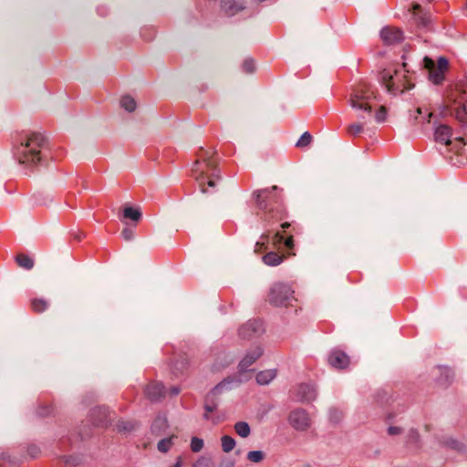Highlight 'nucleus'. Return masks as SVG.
<instances>
[{
	"mask_svg": "<svg viewBox=\"0 0 467 467\" xmlns=\"http://www.w3.org/2000/svg\"><path fill=\"white\" fill-rule=\"evenodd\" d=\"M448 65V60L444 57H440L436 63L427 57L424 58V67L429 71L430 80L434 84L443 81Z\"/></svg>",
	"mask_w": 467,
	"mask_h": 467,
	"instance_id": "nucleus-9",
	"label": "nucleus"
},
{
	"mask_svg": "<svg viewBox=\"0 0 467 467\" xmlns=\"http://www.w3.org/2000/svg\"><path fill=\"white\" fill-rule=\"evenodd\" d=\"M256 203L263 211L262 218L265 222H277L286 218L287 213L282 202L281 195L277 192V187L271 190L265 189L254 192Z\"/></svg>",
	"mask_w": 467,
	"mask_h": 467,
	"instance_id": "nucleus-3",
	"label": "nucleus"
},
{
	"mask_svg": "<svg viewBox=\"0 0 467 467\" xmlns=\"http://www.w3.org/2000/svg\"><path fill=\"white\" fill-rule=\"evenodd\" d=\"M44 137L40 133L28 132L20 135L14 148L15 158L20 164H37L42 159Z\"/></svg>",
	"mask_w": 467,
	"mask_h": 467,
	"instance_id": "nucleus-2",
	"label": "nucleus"
},
{
	"mask_svg": "<svg viewBox=\"0 0 467 467\" xmlns=\"http://www.w3.org/2000/svg\"><path fill=\"white\" fill-rule=\"evenodd\" d=\"M174 436H171L170 438H167V439H163L161 441H159L158 443V450L161 452H166L169 451V449L171 447L172 445V440H173Z\"/></svg>",
	"mask_w": 467,
	"mask_h": 467,
	"instance_id": "nucleus-30",
	"label": "nucleus"
},
{
	"mask_svg": "<svg viewBox=\"0 0 467 467\" xmlns=\"http://www.w3.org/2000/svg\"><path fill=\"white\" fill-rule=\"evenodd\" d=\"M233 0H223V5L224 7L227 6L228 4H230Z\"/></svg>",
	"mask_w": 467,
	"mask_h": 467,
	"instance_id": "nucleus-41",
	"label": "nucleus"
},
{
	"mask_svg": "<svg viewBox=\"0 0 467 467\" xmlns=\"http://www.w3.org/2000/svg\"><path fill=\"white\" fill-rule=\"evenodd\" d=\"M194 467H211V464L208 461L206 460H201V461H198L196 462V464L194 465Z\"/></svg>",
	"mask_w": 467,
	"mask_h": 467,
	"instance_id": "nucleus-37",
	"label": "nucleus"
},
{
	"mask_svg": "<svg viewBox=\"0 0 467 467\" xmlns=\"http://www.w3.org/2000/svg\"><path fill=\"white\" fill-rule=\"evenodd\" d=\"M121 107L129 112H132L136 109V101L130 96H123L120 99Z\"/></svg>",
	"mask_w": 467,
	"mask_h": 467,
	"instance_id": "nucleus-26",
	"label": "nucleus"
},
{
	"mask_svg": "<svg viewBox=\"0 0 467 467\" xmlns=\"http://www.w3.org/2000/svg\"><path fill=\"white\" fill-rule=\"evenodd\" d=\"M262 354L263 350L261 347L256 346L254 348H252L240 361V369L243 371L247 369L253 363L255 362L256 359H258L262 356Z\"/></svg>",
	"mask_w": 467,
	"mask_h": 467,
	"instance_id": "nucleus-13",
	"label": "nucleus"
},
{
	"mask_svg": "<svg viewBox=\"0 0 467 467\" xmlns=\"http://www.w3.org/2000/svg\"><path fill=\"white\" fill-rule=\"evenodd\" d=\"M179 393V389H172V394H178Z\"/></svg>",
	"mask_w": 467,
	"mask_h": 467,
	"instance_id": "nucleus-42",
	"label": "nucleus"
},
{
	"mask_svg": "<svg viewBox=\"0 0 467 467\" xmlns=\"http://www.w3.org/2000/svg\"><path fill=\"white\" fill-rule=\"evenodd\" d=\"M284 256L275 252L267 253L264 257L263 261L265 265L270 266H275L283 262Z\"/></svg>",
	"mask_w": 467,
	"mask_h": 467,
	"instance_id": "nucleus-20",
	"label": "nucleus"
},
{
	"mask_svg": "<svg viewBox=\"0 0 467 467\" xmlns=\"http://www.w3.org/2000/svg\"><path fill=\"white\" fill-rule=\"evenodd\" d=\"M410 11L417 24L420 26L427 25L428 17L425 14H423L422 8L419 4H412Z\"/></svg>",
	"mask_w": 467,
	"mask_h": 467,
	"instance_id": "nucleus-17",
	"label": "nucleus"
},
{
	"mask_svg": "<svg viewBox=\"0 0 467 467\" xmlns=\"http://www.w3.org/2000/svg\"><path fill=\"white\" fill-rule=\"evenodd\" d=\"M141 212L140 208L132 207V206H125L123 208V218L131 220L135 223H138L141 219Z\"/></svg>",
	"mask_w": 467,
	"mask_h": 467,
	"instance_id": "nucleus-18",
	"label": "nucleus"
},
{
	"mask_svg": "<svg viewBox=\"0 0 467 467\" xmlns=\"http://www.w3.org/2000/svg\"><path fill=\"white\" fill-rule=\"evenodd\" d=\"M235 432L242 438H247L250 435V426L245 421H238L234 424Z\"/></svg>",
	"mask_w": 467,
	"mask_h": 467,
	"instance_id": "nucleus-24",
	"label": "nucleus"
},
{
	"mask_svg": "<svg viewBox=\"0 0 467 467\" xmlns=\"http://www.w3.org/2000/svg\"><path fill=\"white\" fill-rule=\"evenodd\" d=\"M435 140L446 147H451L450 150H454L455 153L461 157L457 161V164H467V152L465 150L466 143L460 137L452 140L451 130L447 125H440L436 128L434 133Z\"/></svg>",
	"mask_w": 467,
	"mask_h": 467,
	"instance_id": "nucleus-6",
	"label": "nucleus"
},
{
	"mask_svg": "<svg viewBox=\"0 0 467 467\" xmlns=\"http://www.w3.org/2000/svg\"><path fill=\"white\" fill-rule=\"evenodd\" d=\"M290 424L298 431L306 430L310 424V419L306 411L304 410H294L289 415Z\"/></svg>",
	"mask_w": 467,
	"mask_h": 467,
	"instance_id": "nucleus-11",
	"label": "nucleus"
},
{
	"mask_svg": "<svg viewBox=\"0 0 467 467\" xmlns=\"http://www.w3.org/2000/svg\"><path fill=\"white\" fill-rule=\"evenodd\" d=\"M121 236L123 237V239H125L126 241H130L133 239L134 237V231L129 227H126L122 230L121 232Z\"/></svg>",
	"mask_w": 467,
	"mask_h": 467,
	"instance_id": "nucleus-35",
	"label": "nucleus"
},
{
	"mask_svg": "<svg viewBox=\"0 0 467 467\" xmlns=\"http://www.w3.org/2000/svg\"><path fill=\"white\" fill-rule=\"evenodd\" d=\"M247 459L252 462H260L264 460V453L261 451H252L248 452Z\"/></svg>",
	"mask_w": 467,
	"mask_h": 467,
	"instance_id": "nucleus-31",
	"label": "nucleus"
},
{
	"mask_svg": "<svg viewBox=\"0 0 467 467\" xmlns=\"http://www.w3.org/2000/svg\"><path fill=\"white\" fill-rule=\"evenodd\" d=\"M233 466H234V464L232 462H229L227 465V467H233Z\"/></svg>",
	"mask_w": 467,
	"mask_h": 467,
	"instance_id": "nucleus-44",
	"label": "nucleus"
},
{
	"mask_svg": "<svg viewBox=\"0 0 467 467\" xmlns=\"http://www.w3.org/2000/svg\"><path fill=\"white\" fill-rule=\"evenodd\" d=\"M328 362L336 368H345L349 363V358L344 352L334 350L328 358Z\"/></svg>",
	"mask_w": 467,
	"mask_h": 467,
	"instance_id": "nucleus-14",
	"label": "nucleus"
},
{
	"mask_svg": "<svg viewBox=\"0 0 467 467\" xmlns=\"http://www.w3.org/2000/svg\"><path fill=\"white\" fill-rule=\"evenodd\" d=\"M213 148H201L196 153V161L192 169V175L198 182L202 192H210L221 180L217 161Z\"/></svg>",
	"mask_w": 467,
	"mask_h": 467,
	"instance_id": "nucleus-1",
	"label": "nucleus"
},
{
	"mask_svg": "<svg viewBox=\"0 0 467 467\" xmlns=\"http://www.w3.org/2000/svg\"><path fill=\"white\" fill-rule=\"evenodd\" d=\"M417 112H418L419 114H421V109H420V108H418V109H417Z\"/></svg>",
	"mask_w": 467,
	"mask_h": 467,
	"instance_id": "nucleus-43",
	"label": "nucleus"
},
{
	"mask_svg": "<svg viewBox=\"0 0 467 467\" xmlns=\"http://www.w3.org/2000/svg\"><path fill=\"white\" fill-rule=\"evenodd\" d=\"M375 90L365 82H360L353 88L348 99L353 109L368 113L371 112L372 108L375 106Z\"/></svg>",
	"mask_w": 467,
	"mask_h": 467,
	"instance_id": "nucleus-4",
	"label": "nucleus"
},
{
	"mask_svg": "<svg viewBox=\"0 0 467 467\" xmlns=\"http://www.w3.org/2000/svg\"><path fill=\"white\" fill-rule=\"evenodd\" d=\"M400 432V429L398 427H390L389 429V433L391 435L398 434Z\"/></svg>",
	"mask_w": 467,
	"mask_h": 467,
	"instance_id": "nucleus-38",
	"label": "nucleus"
},
{
	"mask_svg": "<svg viewBox=\"0 0 467 467\" xmlns=\"http://www.w3.org/2000/svg\"><path fill=\"white\" fill-rule=\"evenodd\" d=\"M244 69L246 71V72H253L254 69V64L252 60H246L244 63Z\"/></svg>",
	"mask_w": 467,
	"mask_h": 467,
	"instance_id": "nucleus-36",
	"label": "nucleus"
},
{
	"mask_svg": "<svg viewBox=\"0 0 467 467\" xmlns=\"http://www.w3.org/2000/svg\"><path fill=\"white\" fill-rule=\"evenodd\" d=\"M387 117V109L384 106H380L376 112L375 118L378 122H383Z\"/></svg>",
	"mask_w": 467,
	"mask_h": 467,
	"instance_id": "nucleus-33",
	"label": "nucleus"
},
{
	"mask_svg": "<svg viewBox=\"0 0 467 467\" xmlns=\"http://www.w3.org/2000/svg\"><path fill=\"white\" fill-rule=\"evenodd\" d=\"M382 81L388 91L392 93H401L414 86L411 82V76L406 69L405 63H403L400 68L394 70L393 73L389 70H385L382 75Z\"/></svg>",
	"mask_w": 467,
	"mask_h": 467,
	"instance_id": "nucleus-7",
	"label": "nucleus"
},
{
	"mask_svg": "<svg viewBox=\"0 0 467 467\" xmlns=\"http://www.w3.org/2000/svg\"><path fill=\"white\" fill-rule=\"evenodd\" d=\"M268 302L278 307H288L294 306V303L296 301L294 296V290L290 285L284 283H275L270 288L268 296Z\"/></svg>",
	"mask_w": 467,
	"mask_h": 467,
	"instance_id": "nucleus-8",
	"label": "nucleus"
},
{
	"mask_svg": "<svg viewBox=\"0 0 467 467\" xmlns=\"http://www.w3.org/2000/svg\"><path fill=\"white\" fill-rule=\"evenodd\" d=\"M312 141V136L309 132L306 131L305 133H303V135L300 137V139L298 140V141L296 142V147L297 148H304V147H306L308 146Z\"/></svg>",
	"mask_w": 467,
	"mask_h": 467,
	"instance_id": "nucleus-29",
	"label": "nucleus"
},
{
	"mask_svg": "<svg viewBox=\"0 0 467 467\" xmlns=\"http://www.w3.org/2000/svg\"><path fill=\"white\" fill-rule=\"evenodd\" d=\"M363 125L361 123H353L347 128V132L350 136H358L363 131Z\"/></svg>",
	"mask_w": 467,
	"mask_h": 467,
	"instance_id": "nucleus-28",
	"label": "nucleus"
},
{
	"mask_svg": "<svg viewBox=\"0 0 467 467\" xmlns=\"http://www.w3.org/2000/svg\"><path fill=\"white\" fill-rule=\"evenodd\" d=\"M276 376V371L275 369H266L260 371L256 375V381L260 385H266L271 382Z\"/></svg>",
	"mask_w": 467,
	"mask_h": 467,
	"instance_id": "nucleus-19",
	"label": "nucleus"
},
{
	"mask_svg": "<svg viewBox=\"0 0 467 467\" xmlns=\"http://www.w3.org/2000/svg\"><path fill=\"white\" fill-rule=\"evenodd\" d=\"M263 324L259 320H250L239 328V336L250 339L263 332Z\"/></svg>",
	"mask_w": 467,
	"mask_h": 467,
	"instance_id": "nucleus-10",
	"label": "nucleus"
},
{
	"mask_svg": "<svg viewBox=\"0 0 467 467\" xmlns=\"http://www.w3.org/2000/svg\"><path fill=\"white\" fill-rule=\"evenodd\" d=\"M270 234L266 233L261 235L260 241L255 244L254 252L261 253L264 249H265V244L268 243Z\"/></svg>",
	"mask_w": 467,
	"mask_h": 467,
	"instance_id": "nucleus-27",
	"label": "nucleus"
},
{
	"mask_svg": "<svg viewBox=\"0 0 467 467\" xmlns=\"http://www.w3.org/2000/svg\"><path fill=\"white\" fill-rule=\"evenodd\" d=\"M182 457H178L175 464H173L171 467H182Z\"/></svg>",
	"mask_w": 467,
	"mask_h": 467,
	"instance_id": "nucleus-39",
	"label": "nucleus"
},
{
	"mask_svg": "<svg viewBox=\"0 0 467 467\" xmlns=\"http://www.w3.org/2000/svg\"><path fill=\"white\" fill-rule=\"evenodd\" d=\"M447 107L460 121H467V86L458 84L451 88L446 97Z\"/></svg>",
	"mask_w": 467,
	"mask_h": 467,
	"instance_id": "nucleus-5",
	"label": "nucleus"
},
{
	"mask_svg": "<svg viewBox=\"0 0 467 467\" xmlns=\"http://www.w3.org/2000/svg\"><path fill=\"white\" fill-rule=\"evenodd\" d=\"M16 262L20 267L26 270H30L34 266L33 258L26 254H18L16 256Z\"/></svg>",
	"mask_w": 467,
	"mask_h": 467,
	"instance_id": "nucleus-21",
	"label": "nucleus"
},
{
	"mask_svg": "<svg viewBox=\"0 0 467 467\" xmlns=\"http://www.w3.org/2000/svg\"><path fill=\"white\" fill-rule=\"evenodd\" d=\"M221 445H222V450L224 452L228 453L234 449L236 442L233 437L228 436V435H223L221 438Z\"/></svg>",
	"mask_w": 467,
	"mask_h": 467,
	"instance_id": "nucleus-25",
	"label": "nucleus"
},
{
	"mask_svg": "<svg viewBox=\"0 0 467 467\" xmlns=\"http://www.w3.org/2000/svg\"><path fill=\"white\" fill-rule=\"evenodd\" d=\"M289 226H290V223H283L281 224V227H282L283 229H286V228H288Z\"/></svg>",
	"mask_w": 467,
	"mask_h": 467,
	"instance_id": "nucleus-40",
	"label": "nucleus"
},
{
	"mask_svg": "<svg viewBox=\"0 0 467 467\" xmlns=\"http://www.w3.org/2000/svg\"><path fill=\"white\" fill-rule=\"evenodd\" d=\"M165 389L161 383H151L148 385L146 389V394L151 400H157L161 396L164 395Z\"/></svg>",
	"mask_w": 467,
	"mask_h": 467,
	"instance_id": "nucleus-16",
	"label": "nucleus"
},
{
	"mask_svg": "<svg viewBox=\"0 0 467 467\" xmlns=\"http://www.w3.org/2000/svg\"><path fill=\"white\" fill-rule=\"evenodd\" d=\"M380 37L385 44L394 45L403 39V34L399 28L387 26L381 30Z\"/></svg>",
	"mask_w": 467,
	"mask_h": 467,
	"instance_id": "nucleus-12",
	"label": "nucleus"
},
{
	"mask_svg": "<svg viewBox=\"0 0 467 467\" xmlns=\"http://www.w3.org/2000/svg\"><path fill=\"white\" fill-rule=\"evenodd\" d=\"M203 447V441L197 438V437H193L192 439V441H191V449L193 452H198L200 451Z\"/></svg>",
	"mask_w": 467,
	"mask_h": 467,
	"instance_id": "nucleus-32",
	"label": "nucleus"
},
{
	"mask_svg": "<svg viewBox=\"0 0 467 467\" xmlns=\"http://www.w3.org/2000/svg\"><path fill=\"white\" fill-rule=\"evenodd\" d=\"M32 310L36 313H42L48 307V302L43 298H34L31 300Z\"/></svg>",
	"mask_w": 467,
	"mask_h": 467,
	"instance_id": "nucleus-23",
	"label": "nucleus"
},
{
	"mask_svg": "<svg viewBox=\"0 0 467 467\" xmlns=\"http://www.w3.org/2000/svg\"><path fill=\"white\" fill-rule=\"evenodd\" d=\"M284 241L285 246L287 249H292L294 246V239L292 235L285 237L281 233L276 232L273 237V244L277 245Z\"/></svg>",
	"mask_w": 467,
	"mask_h": 467,
	"instance_id": "nucleus-22",
	"label": "nucleus"
},
{
	"mask_svg": "<svg viewBox=\"0 0 467 467\" xmlns=\"http://www.w3.org/2000/svg\"><path fill=\"white\" fill-rule=\"evenodd\" d=\"M215 405L213 404V405H210V404H205V413H204V417L205 419L207 420H213V422H218L219 420H214L210 414L215 410Z\"/></svg>",
	"mask_w": 467,
	"mask_h": 467,
	"instance_id": "nucleus-34",
	"label": "nucleus"
},
{
	"mask_svg": "<svg viewBox=\"0 0 467 467\" xmlns=\"http://www.w3.org/2000/svg\"><path fill=\"white\" fill-rule=\"evenodd\" d=\"M298 396L302 400L310 401L316 398V389L312 385L302 384L298 387Z\"/></svg>",
	"mask_w": 467,
	"mask_h": 467,
	"instance_id": "nucleus-15",
	"label": "nucleus"
}]
</instances>
